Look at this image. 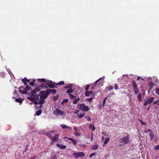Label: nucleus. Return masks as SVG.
Returning <instances> with one entry per match:
<instances>
[{
	"label": "nucleus",
	"mask_w": 159,
	"mask_h": 159,
	"mask_svg": "<svg viewBox=\"0 0 159 159\" xmlns=\"http://www.w3.org/2000/svg\"><path fill=\"white\" fill-rule=\"evenodd\" d=\"M85 117L89 121H90L91 120L89 116H86Z\"/></svg>",
	"instance_id": "obj_41"
},
{
	"label": "nucleus",
	"mask_w": 159,
	"mask_h": 159,
	"mask_svg": "<svg viewBox=\"0 0 159 159\" xmlns=\"http://www.w3.org/2000/svg\"><path fill=\"white\" fill-rule=\"evenodd\" d=\"M73 91V90L72 89H70L67 90L66 91V93L68 94H70V93H72Z\"/></svg>",
	"instance_id": "obj_35"
},
{
	"label": "nucleus",
	"mask_w": 159,
	"mask_h": 159,
	"mask_svg": "<svg viewBox=\"0 0 159 159\" xmlns=\"http://www.w3.org/2000/svg\"><path fill=\"white\" fill-rule=\"evenodd\" d=\"M106 98H105L104 100H103V103H102V105H103V106H104V105L105 104V102H106Z\"/></svg>",
	"instance_id": "obj_53"
},
{
	"label": "nucleus",
	"mask_w": 159,
	"mask_h": 159,
	"mask_svg": "<svg viewBox=\"0 0 159 159\" xmlns=\"http://www.w3.org/2000/svg\"><path fill=\"white\" fill-rule=\"evenodd\" d=\"M68 99H64L62 102V103L63 104L64 103L66 102H68Z\"/></svg>",
	"instance_id": "obj_44"
},
{
	"label": "nucleus",
	"mask_w": 159,
	"mask_h": 159,
	"mask_svg": "<svg viewBox=\"0 0 159 159\" xmlns=\"http://www.w3.org/2000/svg\"><path fill=\"white\" fill-rule=\"evenodd\" d=\"M46 80L44 78L38 79L37 81L41 82V84L39 86L37 85L36 87L33 90L34 92H37L40 91L42 89L44 88H48L47 84L46 83Z\"/></svg>",
	"instance_id": "obj_1"
},
{
	"label": "nucleus",
	"mask_w": 159,
	"mask_h": 159,
	"mask_svg": "<svg viewBox=\"0 0 159 159\" xmlns=\"http://www.w3.org/2000/svg\"><path fill=\"white\" fill-rule=\"evenodd\" d=\"M44 99H39V104H41L40 107H41L43 104L45 102V101H44Z\"/></svg>",
	"instance_id": "obj_16"
},
{
	"label": "nucleus",
	"mask_w": 159,
	"mask_h": 159,
	"mask_svg": "<svg viewBox=\"0 0 159 159\" xmlns=\"http://www.w3.org/2000/svg\"><path fill=\"white\" fill-rule=\"evenodd\" d=\"M139 89L138 88V86L133 88V90L134 92L135 91H136Z\"/></svg>",
	"instance_id": "obj_50"
},
{
	"label": "nucleus",
	"mask_w": 159,
	"mask_h": 159,
	"mask_svg": "<svg viewBox=\"0 0 159 159\" xmlns=\"http://www.w3.org/2000/svg\"><path fill=\"white\" fill-rule=\"evenodd\" d=\"M149 136L150 138V140H152L154 137V134L153 131H151V133H150Z\"/></svg>",
	"instance_id": "obj_15"
},
{
	"label": "nucleus",
	"mask_w": 159,
	"mask_h": 159,
	"mask_svg": "<svg viewBox=\"0 0 159 159\" xmlns=\"http://www.w3.org/2000/svg\"><path fill=\"white\" fill-rule=\"evenodd\" d=\"M75 99L74 100V101H73V103L75 104H76L78 101L80 100V98H79L78 97L77 98H75Z\"/></svg>",
	"instance_id": "obj_23"
},
{
	"label": "nucleus",
	"mask_w": 159,
	"mask_h": 159,
	"mask_svg": "<svg viewBox=\"0 0 159 159\" xmlns=\"http://www.w3.org/2000/svg\"><path fill=\"white\" fill-rule=\"evenodd\" d=\"M65 138L67 139L68 140H69L71 141H72L73 140V139H72V138H68V137H65Z\"/></svg>",
	"instance_id": "obj_51"
},
{
	"label": "nucleus",
	"mask_w": 159,
	"mask_h": 159,
	"mask_svg": "<svg viewBox=\"0 0 159 159\" xmlns=\"http://www.w3.org/2000/svg\"><path fill=\"white\" fill-rule=\"evenodd\" d=\"M36 158V157L35 156H34L32 157H31L30 158V159H35Z\"/></svg>",
	"instance_id": "obj_57"
},
{
	"label": "nucleus",
	"mask_w": 159,
	"mask_h": 159,
	"mask_svg": "<svg viewBox=\"0 0 159 159\" xmlns=\"http://www.w3.org/2000/svg\"><path fill=\"white\" fill-rule=\"evenodd\" d=\"M27 78L24 77L23 79L21 80L22 81L23 83L27 82Z\"/></svg>",
	"instance_id": "obj_39"
},
{
	"label": "nucleus",
	"mask_w": 159,
	"mask_h": 159,
	"mask_svg": "<svg viewBox=\"0 0 159 159\" xmlns=\"http://www.w3.org/2000/svg\"><path fill=\"white\" fill-rule=\"evenodd\" d=\"M93 98H88L86 101H90V102H91L92 100H93Z\"/></svg>",
	"instance_id": "obj_48"
},
{
	"label": "nucleus",
	"mask_w": 159,
	"mask_h": 159,
	"mask_svg": "<svg viewBox=\"0 0 159 159\" xmlns=\"http://www.w3.org/2000/svg\"><path fill=\"white\" fill-rule=\"evenodd\" d=\"M24 83V85H25V86H26V85H28L27 84V82H25H25H24V83Z\"/></svg>",
	"instance_id": "obj_62"
},
{
	"label": "nucleus",
	"mask_w": 159,
	"mask_h": 159,
	"mask_svg": "<svg viewBox=\"0 0 159 159\" xmlns=\"http://www.w3.org/2000/svg\"><path fill=\"white\" fill-rule=\"evenodd\" d=\"M132 84L133 88L137 86L136 82L134 80H133L132 81Z\"/></svg>",
	"instance_id": "obj_29"
},
{
	"label": "nucleus",
	"mask_w": 159,
	"mask_h": 159,
	"mask_svg": "<svg viewBox=\"0 0 159 159\" xmlns=\"http://www.w3.org/2000/svg\"><path fill=\"white\" fill-rule=\"evenodd\" d=\"M155 92L157 94L159 95V88H157L155 90Z\"/></svg>",
	"instance_id": "obj_43"
},
{
	"label": "nucleus",
	"mask_w": 159,
	"mask_h": 159,
	"mask_svg": "<svg viewBox=\"0 0 159 159\" xmlns=\"http://www.w3.org/2000/svg\"><path fill=\"white\" fill-rule=\"evenodd\" d=\"M98 145H95L92 147L91 149L93 150H96L98 149Z\"/></svg>",
	"instance_id": "obj_25"
},
{
	"label": "nucleus",
	"mask_w": 159,
	"mask_h": 159,
	"mask_svg": "<svg viewBox=\"0 0 159 159\" xmlns=\"http://www.w3.org/2000/svg\"><path fill=\"white\" fill-rule=\"evenodd\" d=\"M154 148L155 150H159V145L155 146Z\"/></svg>",
	"instance_id": "obj_42"
},
{
	"label": "nucleus",
	"mask_w": 159,
	"mask_h": 159,
	"mask_svg": "<svg viewBox=\"0 0 159 159\" xmlns=\"http://www.w3.org/2000/svg\"><path fill=\"white\" fill-rule=\"evenodd\" d=\"M73 145H75L77 143V141L76 140L73 139L72 141H71Z\"/></svg>",
	"instance_id": "obj_37"
},
{
	"label": "nucleus",
	"mask_w": 159,
	"mask_h": 159,
	"mask_svg": "<svg viewBox=\"0 0 159 159\" xmlns=\"http://www.w3.org/2000/svg\"><path fill=\"white\" fill-rule=\"evenodd\" d=\"M102 79V78H100L92 84V89H93L94 87L96 86H97L98 87H100L103 85L104 82L103 81L101 82L100 81Z\"/></svg>",
	"instance_id": "obj_5"
},
{
	"label": "nucleus",
	"mask_w": 159,
	"mask_h": 159,
	"mask_svg": "<svg viewBox=\"0 0 159 159\" xmlns=\"http://www.w3.org/2000/svg\"><path fill=\"white\" fill-rule=\"evenodd\" d=\"M56 145L57 147L62 149H65L66 147V146L63 145L62 144H60L59 143H57Z\"/></svg>",
	"instance_id": "obj_12"
},
{
	"label": "nucleus",
	"mask_w": 159,
	"mask_h": 159,
	"mask_svg": "<svg viewBox=\"0 0 159 159\" xmlns=\"http://www.w3.org/2000/svg\"><path fill=\"white\" fill-rule=\"evenodd\" d=\"M47 90L49 94L51 93H52V94H55L56 93V90L55 89H48Z\"/></svg>",
	"instance_id": "obj_11"
},
{
	"label": "nucleus",
	"mask_w": 159,
	"mask_h": 159,
	"mask_svg": "<svg viewBox=\"0 0 159 159\" xmlns=\"http://www.w3.org/2000/svg\"><path fill=\"white\" fill-rule=\"evenodd\" d=\"M31 89V87L29 85H26V87L25 88V90H29Z\"/></svg>",
	"instance_id": "obj_36"
},
{
	"label": "nucleus",
	"mask_w": 159,
	"mask_h": 159,
	"mask_svg": "<svg viewBox=\"0 0 159 159\" xmlns=\"http://www.w3.org/2000/svg\"><path fill=\"white\" fill-rule=\"evenodd\" d=\"M139 90L138 89L136 91H134V92H135V94H138L139 93Z\"/></svg>",
	"instance_id": "obj_56"
},
{
	"label": "nucleus",
	"mask_w": 159,
	"mask_h": 159,
	"mask_svg": "<svg viewBox=\"0 0 159 159\" xmlns=\"http://www.w3.org/2000/svg\"><path fill=\"white\" fill-rule=\"evenodd\" d=\"M91 136H92L93 137V131H92V133H91Z\"/></svg>",
	"instance_id": "obj_63"
},
{
	"label": "nucleus",
	"mask_w": 159,
	"mask_h": 159,
	"mask_svg": "<svg viewBox=\"0 0 159 159\" xmlns=\"http://www.w3.org/2000/svg\"><path fill=\"white\" fill-rule=\"evenodd\" d=\"M154 98L153 97L148 98L147 100H145V103H144V106H147L148 104L151 103L154 100Z\"/></svg>",
	"instance_id": "obj_7"
},
{
	"label": "nucleus",
	"mask_w": 159,
	"mask_h": 159,
	"mask_svg": "<svg viewBox=\"0 0 159 159\" xmlns=\"http://www.w3.org/2000/svg\"><path fill=\"white\" fill-rule=\"evenodd\" d=\"M139 122L141 123V124L142 125H145L146 124V122H143L142 121V120H139Z\"/></svg>",
	"instance_id": "obj_46"
},
{
	"label": "nucleus",
	"mask_w": 159,
	"mask_h": 159,
	"mask_svg": "<svg viewBox=\"0 0 159 159\" xmlns=\"http://www.w3.org/2000/svg\"><path fill=\"white\" fill-rule=\"evenodd\" d=\"M68 95L70 96V98L71 100H72L76 98V96H74L72 94H68Z\"/></svg>",
	"instance_id": "obj_27"
},
{
	"label": "nucleus",
	"mask_w": 159,
	"mask_h": 159,
	"mask_svg": "<svg viewBox=\"0 0 159 159\" xmlns=\"http://www.w3.org/2000/svg\"><path fill=\"white\" fill-rule=\"evenodd\" d=\"M19 93L23 94H25L27 93V91L25 90V88L23 86H21L19 88Z\"/></svg>",
	"instance_id": "obj_9"
},
{
	"label": "nucleus",
	"mask_w": 159,
	"mask_h": 159,
	"mask_svg": "<svg viewBox=\"0 0 159 159\" xmlns=\"http://www.w3.org/2000/svg\"><path fill=\"white\" fill-rule=\"evenodd\" d=\"M27 80V82H29L30 81V80H29V79H28L27 78V80Z\"/></svg>",
	"instance_id": "obj_64"
},
{
	"label": "nucleus",
	"mask_w": 159,
	"mask_h": 159,
	"mask_svg": "<svg viewBox=\"0 0 159 159\" xmlns=\"http://www.w3.org/2000/svg\"><path fill=\"white\" fill-rule=\"evenodd\" d=\"M89 109V107L87 106H85L84 105L83 111H87Z\"/></svg>",
	"instance_id": "obj_18"
},
{
	"label": "nucleus",
	"mask_w": 159,
	"mask_h": 159,
	"mask_svg": "<svg viewBox=\"0 0 159 159\" xmlns=\"http://www.w3.org/2000/svg\"><path fill=\"white\" fill-rule=\"evenodd\" d=\"M46 135L47 136L48 138H50L51 139L52 138V136L51 134L48 133H46Z\"/></svg>",
	"instance_id": "obj_30"
},
{
	"label": "nucleus",
	"mask_w": 159,
	"mask_h": 159,
	"mask_svg": "<svg viewBox=\"0 0 159 159\" xmlns=\"http://www.w3.org/2000/svg\"><path fill=\"white\" fill-rule=\"evenodd\" d=\"M23 100L22 99V98H18L16 99L15 100L16 102H18L20 103H22Z\"/></svg>",
	"instance_id": "obj_21"
},
{
	"label": "nucleus",
	"mask_w": 159,
	"mask_h": 159,
	"mask_svg": "<svg viewBox=\"0 0 159 159\" xmlns=\"http://www.w3.org/2000/svg\"><path fill=\"white\" fill-rule=\"evenodd\" d=\"M92 93V91H86L85 92V95L86 96L88 97L90 95V94H91Z\"/></svg>",
	"instance_id": "obj_19"
},
{
	"label": "nucleus",
	"mask_w": 159,
	"mask_h": 159,
	"mask_svg": "<svg viewBox=\"0 0 159 159\" xmlns=\"http://www.w3.org/2000/svg\"><path fill=\"white\" fill-rule=\"evenodd\" d=\"M46 83L47 84L48 87L51 88H57L56 87V83H55L54 82H53L52 80H46Z\"/></svg>",
	"instance_id": "obj_6"
},
{
	"label": "nucleus",
	"mask_w": 159,
	"mask_h": 159,
	"mask_svg": "<svg viewBox=\"0 0 159 159\" xmlns=\"http://www.w3.org/2000/svg\"><path fill=\"white\" fill-rule=\"evenodd\" d=\"M55 132V130H51L50 131H48L46 133H49V134H52Z\"/></svg>",
	"instance_id": "obj_40"
},
{
	"label": "nucleus",
	"mask_w": 159,
	"mask_h": 159,
	"mask_svg": "<svg viewBox=\"0 0 159 159\" xmlns=\"http://www.w3.org/2000/svg\"><path fill=\"white\" fill-rule=\"evenodd\" d=\"M138 100L139 102L142 101V95L140 93H139L137 96Z\"/></svg>",
	"instance_id": "obj_20"
},
{
	"label": "nucleus",
	"mask_w": 159,
	"mask_h": 159,
	"mask_svg": "<svg viewBox=\"0 0 159 159\" xmlns=\"http://www.w3.org/2000/svg\"><path fill=\"white\" fill-rule=\"evenodd\" d=\"M158 102H157V101H155L154 102H153V104H157V103Z\"/></svg>",
	"instance_id": "obj_60"
},
{
	"label": "nucleus",
	"mask_w": 159,
	"mask_h": 159,
	"mask_svg": "<svg viewBox=\"0 0 159 159\" xmlns=\"http://www.w3.org/2000/svg\"><path fill=\"white\" fill-rule=\"evenodd\" d=\"M61 126L62 127V128L63 129L68 128L70 130H71V127H68L65 124H63L62 125H61Z\"/></svg>",
	"instance_id": "obj_14"
},
{
	"label": "nucleus",
	"mask_w": 159,
	"mask_h": 159,
	"mask_svg": "<svg viewBox=\"0 0 159 159\" xmlns=\"http://www.w3.org/2000/svg\"><path fill=\"white\" fill-rule=\"evenodd\" d=\"M89 84H88L87 85L86 87L85 88V90L87 91L88 89H89Z\"/></svg>",
	"instance_id": "obj_49"
},
{
	"label": "nucleus",
	"mask_w": 159,
	"mask_h": 159,
	"mask_svg": "<svg viewBox=\"0 0 159 159\" xmlns=\"http://www.w3.org/2000/svg\"><path fill=\"white\" fill-rule=\"evenodd\" d=\"M74 130H75V131H78V129L75 126L74 127Z\"/></svg>",
	"instance_id": "obj_54"
},
{
	"label": "nucleus",
	"mask_w": 159,
	"mask_h": 159,
	"mask_svg": "<svg viewBox=\"0 0 159 159\" xmlns=\"http://www.w3.org/2000/svg\"><path fill=\"white\" fill-rule=\"evenodd\" d=\"M55 141H53V140H52L51 142V145H52L55 142Z\"/></svg>",
	"instance_id": "obj_59"
},
{
	"label": "nucleus",
	"mask_w": 159,
	"mask_h": 159,
	"mask_svg": "<svg viewBox=\"0 0 159 159\" xmlns=\"http://www.w3.org/2000/svg\"><path fill=\"white\" fill-rule=\"evenodd\" d=\"M59 134H56L54 137H52V138L51 139L52 140H53V141H56L57 139H58V137H59Z\"/></svg>",
	"instance_id": "obj_13"
},
{
	"label": "nucleus",
	"mask_w": 159,
	"mask_h": 159,
	"mask_svg": "<svg viewBox=\"0 0 159 159\" xmlns=\"http://www.w3.org/2000/svg\"><path fill=\"white\" fill-rule=\"evenodd\" d=\"M74 134L76 136H80V133L78 132L77 131H75L74 132Z\"/></svg>",
	"instance_id": "obj_33"
},
{
	"label": "nucleus",
	"mask_w": 159,
	"mask_h": 159,
	"mask_svg": "<svg viewBox=\"0 0 159 159\" xmlns=\"http://www.w3.org/2000/svg\"><path fill=\"white\" fill-rule=\"evenodd\" d=\"M64 84V82L63 81H61L58 83H56V86L57 87L58 85H61Z\"/></svg>",
	"instance_id": "obj_28"
},
{
	"label": "nucleus",
	"mask_w": 159,
	"mask_h": 159,
	"mask_svg": "<svg viewBox=\"0 0 159 159\" xmlns=\"http://www.w3.org/2000/svg\"><path fill=\"white\" fill-rule=\"evenodd\" d=\"M52 158H53V159H57V157L56 155H53Z\"/></svg>",
	"instance_id": "obj_55"
},
{
	"label": "nucleus",
	"mask_w": 159,
	"mask_h": 159,
	"mask_svg": "<svg viewBox=\"0 0 159 159\" xmlns=\"http://www.w3.org/2000/svg\"><path fill=\"white\" fill-rule=\"evenodd\" d=\"M39 97H40V98L42 99H46L48 96L49 94L46 91H42L39 93Z\"/></svg>",
	"instance_id": "obj_4"
},
{
	"label": "nucleus",
	"mask_w": 159,
	"mask_h": 159,
	"mask_svg": "<svg viewBox=\"0 0 159 159\" xmlns=\"http://www.w3.org/2000/svg\"><path fill=\"white\" fill-rule=\"evenodd\" d=\"M58 98V96H54L53 97V100L54 101H56L57 99Z\"/></svg>",
	"instance_id": "obj_47"
},
{
	"label": "nucleus",
	"mask_w": 159,
	"mask_h": 159,
	"mask_svg": "<svg viewBox=\"0 0 159 159\" xmlns=\"http://www.w3.org/2000/svg\"><path fill=\"white\" fill-rule=\"evenodd\" d=\"M114 88V87L113 86H112V85H110L109 86V89H108V91H110V90H112Z\"/></svg>",
	"instance_id": "obj_38"
},
{
	"label": "nucleus",
	"mask_w": 159,
	"mask_h": 159,
	"mask_svg": "<svg viewBox=\"0 0 159 159\" xmlns=\"http://www.w3.org/2000/svg\"><path fill=\"white\" fill-rule=\"evenodd\" d=\"M27 98L30 101H33L35 104L37 105L39 104L38 100L39 99V95L33 91L32 90L31 92L28 93Z\"/></svg>",
	"instance_id": "obj_2"
},
{
	"label": "nucleus",
	"mask_w": 159,
	"mask_h": 159,
	"mask_svg": "<svg viewBox=\"0 0 159 159\" xmlns=\"http://www.w3.org/2000/svg\"><path fill=\"white\" fill-rule=\"evenodd\" d=\"M89 128H90L92 129V131H93L95 129V127L94 126H92V125L91 124L90 125H89Z\"/></svg>",
	"instance_id": "obj_32"
},
{
	"label": "nucleus",
	"mask_w": 159,
	"mask_h": 159,
	"mask_svg": "<svg viewBox=\"0 0 159 159\" xmlns=\"http://www.w3.org/2000/svg\"><path fill=\"white\" fill-rule=\"evenodd\" d=\"M82 113H80V114H78L77 116H78V118H81L83 117L84 115H85V113H84V112H82Z\"/></svg>",
	"instance_id": "obj_22"
},
{
	"label": "nucleus",
	"mask_w": 159,
	"mask_h": 159,
	"mask_svg": "<svg viewBox=\"0 0 159 159\" xmlns=\"http://www.w3.org/2000/svg\"><path fill=\"white\" fill-rule=\"evenodd\" d=\"M95 154H96V153H93L91 154L90 155L89 157H92L93 156L95 155Z\"/></svg>",
	"instance_id": "obj_52"
},
{
	"label": "nucleus",
	"mask_w": 159,
	"mask_h": 159,
	"mask_svg": "<svg viewBox=\"0 0 159 159\" xmlns=\"http://www.w3.org/2000/svg\"><path fill=\"white\" fill-rule=\"evenodd\" d=\"M84 105L85 104L84 103L80 104L79 105L78 108L80 110H83Z\"/></svg>",
	"instance_id": "obj_17"
},
{
	"label": "nucleus",
	"mask_w": 159,
	"mask_h": 159,
	"mask_svg": "<svg viewBox=\"0 0 159 159\" xmlns=\"http://www.w3.org/2000/svg\"><path fill=\"white\" fill-rule=\"evenodd\" d=\"M125 134L126 136L122 138L119 140L120 143H122L124 145H126L129 143L130 142V135L127 133H125Z\"/></svg>",
	"instance_id": "obj_3"
},
{
	"label": "nucleus",
	"mask_w": 159,
	"mask_h": 159,
	"mask_svg": "<svg viewBox=\"0 0 159 159\" xmlns=\"http://www.w3.org/2000/svg\"><path fill=\"white\" fill-rule=\"evenodd\" d=\"M148 131L150 133H151V131H153L152 130H151L150 129H149L148 130Z\"/></svg>",
	"instance_id": "obj_61"
},
{
	"label": "nucleus",
	"mask_w": 159,
	"mask_h": 159,
	"mask_svg": "<svg viewBox=\"0 0 159 159\" xmlns=\"http://www.w3.org/2000/svg\"><path fill=\"white\" fill-rule=\"evenodd\" d=\"M109 141V138H107L105 139L104 142V144H105L108 143Z\"/></svg>",
	"instance_id": "obj_31"
},
{
	"label": "nucleus",
	"mask_w": 159,
	"mask_h": 159,
	"mask_svg": "<svg viewBox=\"0 0 159 159\" xmlns=\"http://www.w3.org/2000/svg\"><path fill=\"white\" fill-rule=\"evenodd\" d=\"M64 111L60 110L58 109H56V110L53 111L54 114L56 116H62L64 115Z\"/></svg>",
	"instance_id": "obj_8"
},
{
	"label": "nucleus",
	"mask_w": 159,
	"mask_h": 159,
	"mask_svg": "<svg viewBox=\"0 0 159 159\" xmlns=\"http://www.w3.org/2000/svg\"><path fill=\"white\" fill-rule=\"evenodd\" d=\"M118 89V86L117 84H115V90H117Z\"/></svg>",
	"instance_id": "obj_45"
},
{
	"label": "nucleus",
	"mask_w": 159,
	"mask_h": 159,
	"mask_svg": "<svg viewBox=\"0 0 159 159\" xmlns=\"http://www.w3.org/2000/svg\"><path fill=\"white\" fill-rule=\"evenodd\" d=\"M35 81L36 80H34L32 82H30L29 84L30 85L33 86L35 84Z\"/></svg>",
	"instance_id": "obj_34"
},
{
	"label": "nucleus",
	"mask_w": 159,
	"mask_h": 159,
	"mask_svg": "<svg viewBox=\"0 0 159 159\" xmlns=\"http://www.w3.org/2000/svg\"><path fill=\"white\" fill-rule=\"evenodd\" d=\"M84 154L82 152H79L78 153H74V155L75 157L78 158L79 157H83L84 156Z\"/></svg>",
	"instance_id": "obj_10"
},
{
	"label": "nucleus",
	"mask_w": 159,
	"mask_h": 159,
	"mask_svg": "<svg viewBox=\"0 0 159 159\" xmlns=\"http://www.w3.org/2000/svg\"><path fill=\"white\" fill-rule=\"evenodd\" d=\"M73 87L72 85L71 84H70L68 85L65 86L64 88L66 89H72Z\"/></svg>",
	"instance_id": "obj_24"
},
{
	"label": "nucleus",
	"mask_w": 159,
	"mask_h": 159,
	"mask_svg": "<svg viewBox=\"0 0 159 159\" xmlns=\"http://www.w3.org/2000/svg\"><path fill=\"white\" fill-rule=\"evenodd\" d=\"M79 111V110H76V111H75L74 112V114H77L78 113Z\"/></svg>",
	"instance_id": "obj_58"
},
{
	"label": "nucleus",
	"mask_w": 159,
	"mask_h": 159,
	"mask_svg": "<svg viewBox=\"0 0 159 159\" xmlns=\"http://www.w3.org/2000/svg\"><path fill=\"white\" fill-rule=\"evenodd\" d=\"M42 111L41 109L39 110L36 113V115L37 116H39L41 113Z\"/></svg>",
	"instance_id": "obj_26"
}]
</instances>
